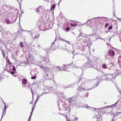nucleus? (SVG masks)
<instances>
[{"label":"nucleus","instance_id":"obj_1","mask_svg":"<svg viewBox=\"0 0 121 121\" xmlns=\"http://www.w3.org/2000/svg\"><path fill=\"white\" fill-rule=\"evenodd\" d=\"M39 66L42 69H44L46 75H44V77L46 79H51L53 77V74L50 71V69L49 68L45 67L42 65H39Z\"/></svg>","mask_w":121,"mask_h":121},{"label":"nucleus","instance_id":"obj_2","mask_svg":"<svg viewBox=\"0 0 121 121\" xmlns=\"http://www.w3.org/2000/svg\"><path fill=\"white\" fill-rule=\"evenodd\" d=\"M27 56L26 57V58L27 59V61L25 63V64L26 65L31 64L33 62L34 60V56L30 54V53H29L27 54Z\"/></svg>","mask_w":121,"mask_h":121},{"label":"nucleus","instance_id":"obj_3","mask_svg":"<svg viewBox=\"0 0 121 121\" xmlns=\"http://www.w3.org/2000/svg\"><path fill=\"white\" fill-rule=\"evenodd\" d=\"M65 104L64 102H61L60 101L58 102V108L59 110H66V109L65 108V107L63 106H65Z\"/></svg>","mask_w":121,"mask_h":121},{"label":"nucleus","instance_id":"obj_4","mask_svg":"<svg viewBox=\"0 0 121 121\" xmlns=\"http://www.w3.org/2000/svg\"><path fill=\"white\" fill-rule=\"evenodd\" d=\"M42 60L43 61L42 62V64H44V65L45 64V63H48L50 62V60L48 58H45L44 57H43L42 58Z\"/></svg>","mask_w":121,"mask_h":121},{"label":"nucleus","instance_id":"obj_5","mask_svg":"<svg viewBox=\"0 0 121 121\" xmlns=\"http://www.w3.org/2000/svg\"><path fill=\"white\" fill-rule=\"evenodd\" d=\"M85 66L86 68H93L94 67L93 65V63L89 62H87L84 65Z\"/></svg>","mask_w":121,"mask_h":121},{"label":"nucleus","instance_id":"obj_6","mask_svg":"<svg viewBox=\"0 0 121 121\" xmlns=\"http://www.w3.org/2000/svg\"><path fill=\"white\" fill-rule=\"evenodd\" d=\"M112 106H108L104 108H106L107 112V113H112V112H111L112 111V108L111 107Z\"/></svg>","mask_w":121,"mask_h":121},{"label":"nucleus","instance_id":"obj_7","mask_svg":"<svg viewBox=\"0 0 121 121\" xmlns=\"http://www.w3.org/2000/svg\"><path fill=\"white\" fill-rule=\"evenodd\" d=\"M108 53L109 56H113L115 55L114 52L112 50H109Z\"/></svg>","mask_w":121,"mask_h":121},{"label":"nucleus","instance_id":"obj_8","mask_svg":"<svg viewBox=\"0 0 121 121\" xmlns=\"http://www.w3.org/2000/svg\"><path fill=\"white\" fill-rule=\"evenodd\" d=\"M38 24H38V26L40 29H42L43 28H44V29H43L44 31H46L47 30V29L46 28H45V27H44L42 25L43 23H42L39 22Z\"/></svg>","mask_w":121,"mask_h":121},{"label":"nucleus","instance_id":"obj_9","mask_svg":"<svg viewBox=\"0 0 121 121\" xmlns=\"http://www.w3.org/2000/svg\"><path fill=\"white\" fill-rule=\"evenodd\" d=\"M60 39V40H61L63 41H65V42H67L69 44H71L70 43V42L69 41H67L65 40H64V39H62V38H61L60 37H58V38H57V35H56L55 40L56 39Z\"/></svg>","mask_w":121,"mask_h":121},{"label":"nucleus","instance_id":"obj_10","mask_svg":"<svg viewBox=\"0 0 121 121\" xmlns=\"http://www.w3.org/2000/svg\"><path fill=\"white\" fill-rule=\"evenodd\" d=\"M94 56H92L90 58H88V62L93 63L94 61Z\"/></svg>","mask_w":121,"mask_h":121},{"label":"nucleus","instance_id":"obj_11","mask_svg":"<svg viewBox=\"0 0 121 121\" xmlns=\"http://www.w3.org/2000/svg\"><path fill=\"white\" fill-rule=\"evenodd\" d=\"M15 22V20H14L13 21H10L8 19H6L5 20V22L7 24H10L11 23V22L12 23L13 22Z\"/></svg>","mask_w":121,"mask_h":121},{"label":"nucleus","instance_id":"obj_12","mask_svg":"<svg viewBox=\"0 0 121 121\" xmlns=\"http://www.w3.org/2000/svg\"><path fill=\"white\" fill-rule=\"evenodd\" d=\"M2 7L4 9H9L10 8V5L5 4L2 6Z\"/></svg>","mask_w":121,"mask_h":121},{"label":"nucleus","instance_id":"obj_13","mask_svg":"<svg viewBox=\"0 0 121 121\" xmlns=\"http://www.w3.org/2000/svg\"><path fill=\"white\" fill-rule=\"evenodd\" d=\"M23 87H24L27 89L29 88H30V84L29 82H27L26 84L23 86Z\"/></svg>","mask_w":121,"mask_h":121},{"label":"nucleus","instance_id":"obj_14","mask_svg":"<svg viewBox=\"0 0 121 121\" xmlns=\"http://www.w3.org/2000/svg\"><path fill=\"white\" fill-rule=\"evenodd\" d=\"M105 107H104L102 108H95V110L98 113L101 112V110L103 109Z\"/></svg>","mask_w":121,"mask_h":121},{"label":"nucleus","instance_id":"obj_15","mask_svg":"<svg viewBox=\"0 0 121 121\" xmlns=\"http://www.w3.org/2000/svg\"><path fill=\"white\" fill-rule=\"evenodd\" d=\"M27 81L26 79L25 78L23 79L22 80V86L26 84L27 83Z\"/></svg>","mask_w":121,"mask_h":121},{"label":"nucleus","instance_id":"obj_16","mask_svg":"<svg viewBox=\"0 0 121 121\" xmlns=\"http://www.w3.org/2000/svg\"><path fill=\"white\" fill-rule=\"evenodd\" d=\"M82 34L80 33L78 37V39H79V40H81L83 39H84L85 38V37L81 35Z\"/></svg>","mask_w":121,"mask_h":121},{"label":"nucleus","instance_id":"obj_17","mask_svg":"<svg viewBox=\"0 0 121 121\" xmlns=\"http://www.w3.org/2000/svg\"><path fill=\"white\" fill-rule=\"evenodd\" d=\"M78 91L80 92L81 91H84V90H86V88H82L81 87H79L78 89Z\"/></svg>","mask_w":121,"mask_h":121},{"label":"nucleus","instance_id":"obj_18","mask_svg":"<svg viewBox=\"0 0 121 121\" xmlns=\"http://www.w3.org/2000/svg\"><path fill=\"white\" fill-rule=\"evenodd\" d=\"M119 114H113V117L112 119V121H114V120L113 121V118L115 117H117L116 118V119H118V116ZM116 120V119H115Z\"/></svg>","mask_w":121,"mask_h":121},{"label":"nucleus","instance_id":"obj_19","mask_svg":"<svg viewBox=\"0 0 121 121\" xmlns=\"http://www.w3.org/2000/svg\"><path fill=\"white\" fill-rule=\"evenodd\" d=\"M76 45L77 47L78 48L80 46H82V45L81 43H79L78 42H77L76 44Z\"/></svg>","mask_w":121,"mask_h":121},{"label":"nucleus","instance_id":"obj_20","mask_svg":"<svg viewBox=\"0 0 121 121\" xmlns=\"http://www.w3.org/2000/svg\"><path fill=\"white\" fill-rule=\"evenodd\" d=\"M100 18L99 17L95 18H94V20L95 22H96V21L99 22V20L100 19Z\"/></svg>","mask_w":121,"mask_h":121},{"label":"nucleus","instance_id":"obj_21","mask_svg":"<svg viewBox=\"0 0 121 121\" xmlns=\"http://www.w3.org/2000/svg\"><path fill=\"white\" fill-rule=\"evenodd\" d=\"M86 79L85 78H81L80 79V80L79 81V82L81 80L83 82H85L86 81Z\"/></svg>","mask_w":121,"mask_h":121},{"label":"nucleus","instance_id":"obj_22","mask_svg":"<svg viewBox=\"0 0 121 121\" xmlns=\"http://www.w3.org/2000/svg\"><path fill=\"white\" fill-rule=\"evenodd\" d=\"M78 48L80 49V50H82V51H84V48L82 47V46L81 47V46H80L79 47H78Z\"/></svg>","mask_w":121,"mask_h":121},{"label":"nucleus","instance_id":"obj_23","mask_svg":"<svg viewBox=\"0 0 121 121\" xmlns=\"http://www.w3.org/2000/svg\"><path fill=\"white\" fill-rule=\"evenodd\" d=\"M7 108V107L6 106H4V109H3V113H5L6 112V109Z\"/></svg>","mask_w":121,"mask_h":121},{"label":"nucleus","instance_id":"obj_24","mask_svg":"<svg viewBox=\"0 0 121 121\" xmlns=\"http://www.w3.org/2000/svg\"><path fill=\"white\" fill-rule=\"evenodd\" d=\"M60 70H65L66 71H67V70H65V69L64 68V66L63 67H61V68L59 69Z\"/></svg>","mask_w":121,"mask_h":121},{"label":"nucleus","instance_id":"obj_25","mask_svg":"<svg viewBox=\"0 0 121 121\" xmlns=\"http://www.w3.org/2000/svg\"><path fill=\"white\" fill-rule=\"evenodd\" d=\"M48 29H49L51 28H52L53 26V25L52 24H49V25H48Z\"/></svg>","mask_w":121,"mask_h":121},{"label":"nucleus","instance_id":"obj_26","mask_svg":"<svg viewBox=\"0 0 121 121\" xmlns=\"http://www.w3.org/2000/svg\"><path fill=\"white\" fill-rule=\"evenodd\" d=\"M88 108L91 110H92V111H95V108H93L90 107H89V108Z\"/></svg>","mask_w":121,"mask_h":121},{"label":"nucleus","instance_id":"obj_27","mask_svg":"<svg viewBox=\"0 0 121 121\" xmlns=\"http://www.w3.org/2000/svg\"><path fill=\"white\" fill-rule=\"evenodd\" d=\"M22 50L24 52L26 53L27 52L28 50L25 48H24L22 49Z\"/></svg>","mask_w":121,"mask_h":121},{"label":"nucleus","instance_id":"obj_28","mask_svg":"<svg viewBox=\"0 0 121 121\" xmlns=\"http://www.w3.org/2000/svg\"><path fill=\"white\" fill-rule=\"evenodd\" d=\"M114 64L112 62V63H110L109 64V65L110 67V68L112 67V66H113L114 65Z\"/></svg>","mask_w":121,"mask_h":121},{"label":"nucleus","instance_id":"obj_29","mask_svg":"<svg viewBox=\"0 0 121 121\" xmlns=\"http://www.w3.org/2000/svg\"><path fill=\"white\" fill-rule=\"evenodd\" d=\"M102 66L103 68L106 69L107 68V65L105 64H103L102 65Z\"/></svg>","mask_w":121,"mask_h":121},{"label":"nucleus","instance_id":"obj_30","mask_svg":"<svg viewBox=\"0 0 121 121\" xmlns=\"http://www.w3.org/2000/svg\"><path fill=\"white\" fill-rule=\"evenodd\" d=\"M20 45L22 47L24 46L23 44V42H21L20 43Z\"/></svg>","mask_w":121,"mask_h":121},{"label":"nucleus","instance_id":"obj_31","mask_svg":"<svg viewBox=\"0 0 121 121\" xmlns=\"http://www.w3.org/2000/svg\"><path fill=\"white\" fill-rule=\"evenodd\" d=\"M73 86L72 85H70L69 86H68L67 87H65V88H72L73 87Z\"/></svg>","mask_w":121,"mask_h":121},{"label":"nucleus","instance_id":"obj_32","mask_svg":"<svg viewBox=\"0 0 121 121\" xmlns=\"http://www.w3.org/2000/svg\"><path fill=\"white\" fill-rule=\"evenodd\" d=\"M56 5L55 4H53L52 6L51 7V9H53L55 7Z\"/></svg>","mask_w":121,"mask_h":121},{"label":"nucleus","instance_id":"obj_33","mask_svg":"<svg viewBox=\"0 0 121 121\" xmlns=\"http://www.w3.org/2000/svg\"><path fill=\"white\" fill-rule=\"evenodd\" d=\"M95 117L96 118H100V115L99 114H98V115H96L95 116Z\"/></svg>","mask_w":121,"mask_h":121},{"label":"nucleus","instance_id":"obj_34","mask_svg":"<svg viewBox=\"0 0 121 121\" xmlns=\"http://www.w3.org/2000/svg\"><path fill=\"white\" fill-rule=\"evenodd\" d=\"M77 24L76 23H75V24H73L72 23H71L70 25L71 26H74L77 25Z\"/></svg>","mask_w":121,"mask_h":121},{"label":"nucleus","instance_id":"obj_35","mask_svg":"<svg viewBox=\"0 0 121 121\" xmlns=\"http://www.w3.org/2000/svg\"><path fill=\"white\" fill-rule=\"evenodd\" d=\"M69 65H66V66H64V68L65 69H66L67 68H69Z\"/></svg>","mask_w":121,"mask_h":121},{"label":"nucleus","instance_id":"obj_36","mask_svg":"<svg viewBox=\"0 0 121 121\" xmlns=\"http://www.w3.org/2000/svg\"><path fill=\"white\" fill-rule=\"evenodd\" d=\"M35 10L37 13L40 12V10L38 8L35 9Z\"/></svg>","mask_w":121,"mask_h":121},{"label":"nucleus","instance_id":"obj_37","mask_svg":"<svg viewBox=\"0 0 121 121\" xmlns=\"http://www.w3.org/2000/svg\"><path fill=\"white\" fill-rule=\"evenodd\" d=\"M32 114H30L29 118L28 121H30L31 118V117Z\"/></svg>","mask_w":121,"mask_h":121},{"label":"nucleus","instance_id":"obj_38","mask_svg":"<svg viewBox=\"0 0 121 121\" xmlns=\"http://www.w3.org/2000/svg\"><path fill=\"white\" fill-rule=\"evenodd\" d=\"M12 70L13 71H15L16 70L15 67L14 66H13L12 67Z\"/></svg>","mask_w":121,"mask_h":121},{"label":"nucleus","instance_id":"obj_39","mask_svg":"<svg viewBox=\"0 0 121 121\" xmlns=\"http://www.w3.org/2000/svg\"><path fill=\"white\" fill-rule=\"evenodd\" d=\"M119 100H118L115 104H114L113 105H112V106L114 105H117L118 104V102H119Z\"/></svg>","mask_w":121,"mask_h":121},{"label":"nucleus","instance_id":"obj_40","mask_svg":"<svg viewBox=\"0 0 121 121\" xmlns=\"http://www.w3.org/2000/svg\"><path fill=\"white\" fill-rule=\"evenodd\" d=\"M40 96V95L39 96L38 95H37V98H36V101H38V99H39Z\"/></svg>","mask_w":121,"mask_h":121},{"label":"nucleus","instance_id":"obj_41","mask_svg":"<svg viewBox=\"0 0 121 121\" xmlns=\"http://www.w3.org/2000/svg\"><path fill=\"white\" fill-rule=\"evenodd\" d=\"M93 68H95V69L98 70H99V68L98 67H97V66H96L95 68L94 67Z\"/></svg>","mask_w":121,"mask_h":121},{"label":"nucleus","instance_id":"obj_42","mask_svg":"<svg viewBox=\"0 0 121 121\" xmlns=\"http://www.w3.org/2000/svg\"><path fill=\"white\" fill-rule=\"evenodd\" d=\"M112 26H111L108 27V29L109 30H111L112 28Z\"/></svg>","mask_w":121,"mask_h":121},{"label":"nucleus","instance_id":"obj_43","mask_svg":"<svg viewBox=\"0 0 121 121\" xmlns=\"http://www.w3.org/2000/svg\"><path fill=\"white\" fill-rule=\"evenodd\" d=\"M83 42L84 43H87V40L85 39L83 40Z\"/></svg>","mask_w":121,"mask_h":121},{"label":"nucleus","instance_id":"obj_44","mask_svg":"<svg viewBox=\"0 0 121 121\" xmlns=\"http://www.w3.org/2000/svg\"><path fill=\"white\" fill-rule=\"evenodd\" d=\"M10 67H9V70H11L12 69L13 65L11 66V65H10Z\"/></svg>","mask_w":121,"mask_h":121},{"label":"nucleus","instance_id":"obj_45","mask_svg":"<svg viewBox=\"0 0 121 121\" xmlns=\"http://www.w3.org/2000/svg\"><path fill=\"white\" fill-rule=\"evenodd\" d=\"M36 77L35 76H32L31 77V78L32 79H35Z\"/></svg>","mask_w":121,"mask_h":121},{"label":"nucleus","instance_id":"obj_46","mask_svg":"<svg viewBox=\"0 0 121 121\" xmlns=\"http://www.w3.org/2000/svg\"><path fill=\"white\" fill-rule=\"evenodd\" d=\"M90 21V22L91 23H92V22L91 21V19H89V20L88 19L87 22H86L85 23H86L88 22V21Z\"/></svg>","mask_w":121,"mask_h":121},{"label":"nucleus","instance_id":"obj_47","mask_svg":"<svg viewBox=\"0 0 121 121\" xmlns=\"http://www.w3.org/2000/svg\"><path fill=\"white\" fill-rule=\"evenodd\" d=\"M65 117L66 118V120L67 121H71L70 120L67 118L66 116H65Z\"/></svg>","mask_w":121,"mask_h":121},{"label":"nucleus","instance_id":"obj_48","mask_svg":"<svg viewBox=\"0 0 121 121\" xmlns=\"http://www.w3.org/2000/svg\"><path fill=\"white\" fill-rule=\"evenodd\" d=\"M34 107H32V111H31V112L30 113H32L33 111L34 110Z\"/></svg>","mask_w":121,"mask_h":121},{"label":"nucleus","instance_id":"obj_49","mask_svg":"<svg viewBox=\"0 0 121 121\" xmlns=\"http://www.w3.org/2000/svg\"><path fill=\"white\" fill-rule=\"evenodd\" d=\"M37 101H36V100L35 101V102L34 103V105L33 106V107H34V108H35V105H36Z\"/></svg>","mask_w":121,"mask_h":121},{"label":"nucleus","instance_id":"obj_50","mask_svg":"<svg viewBox=\"0 0 121 121\" xmlns=\"http://www.w3.org/2000/svg\"><path fill=\"white\" fill-rule=\"evenodd\" d=\"M88 93H86V94H85L84 95V97H87L88 96Z\"/></svg>","mask_w":121,"mask_h":121},{"label":"nucleus","instance_id":"obj_51","mask_svg":"<svg viewBox=\"0 0 121 121\" xmlns=\"http://www.w3.org/2000/svg\"><path fill=\"white\" fill-rule=\"evenodd\" d=\"M108 54H107V55H106V56H105V57L106 58H107V59H109L108 58L109 57H108Z\"/></svg>","mask_w":121,"mask_h":121},{"label":"nucleus","instance_id":"obj_52","mask_svg":"<svg viewBox=\"0 0 121 121\" xmlns=\"http://www.w3.org/2000/svg\"><path fill=\"white\" fill-rule=\"evenodd\" d=\"M9 72H10L11 74H13L15 73V72L14 71H12L11 72L10 71Z\"/></svg>","mask_w":121,"mask_h":121},{"label":"nucleus","instance_id":"obj_53","mask_svg":"<svg viewBox=\"0 0 121 121\" xmlns=\"http://www.w3.org/2000/svg\"><path fill=\"white\" fill-rule=\"evenodd\" d=\"M49 92H47L45 93H43L40 96H41L42 95V94H49Z\"/></svg>","mask_w":121,"mask_h":121},{"label":"nucleus","instance_id":"obj_54","mask_svg":"<svg viewBox=\"0 0 121 121\" xmlns=\"http://www.w3.org/2000/svg\"><path fill=\"white\" fill-rule=\"evenodd\" d=\"M72 99H73V98H71L70 99V100H69V103H71V102H72V101H73V100Z\"/></svg>","mask_w":121,"mask_h":121},{"label":"nucleus","instance_id":"obj_55","mask_svg":"<svg viewBox=\"0 0 121 121\" xmlns=\"http://www.w3.org/2000/svg\"><path fill=\"white\" fill-rule=\"evenodd\" d=\"M2 54H3V56H5V55L4 54V51L3 50L2 51Z\"/></svg>","mask_w":121,"mask_h":121},{"label":"nucleus","instance_id":"obj_56","mask_svg":"<svg viewBox=\"0 0 121 121\" xmlns=\"http://www.w3.org/2000/svg\"><path fill=\"white\" fill-rule=\"evenodd\" d=\"M108 25L109 24L108 23H107L106 24L105 26V28H106L107 27Z\"/></svg>","mask_w":121,"mask_h":121},{"label":"nucleus","instance_id":"obj_57","mask_svg":"<svg viewBox=\"0 0 121 121\" xmlns=\"http://www.w3.org/2000/svg\"><path fill=\"white\" fill-rule=\"evenodd\" d=\"M69 30V28L68 27H67L66 28V31H68Z\"/></svg>","mask_w":121,"mask_h":121},{"label":"nucleus","instance_id":"obj_58","mask_svg":"<svg viewBox=\"0 0 121 121\" xmlns=\"http://www.w3.org/2000/svg\"><path fill=\"white\" fill-rule=\"evenodd\" d=\"M30 90L31 91V93H32V95H33V91H32V90L31 89V88H30Z\"/></svg>","mask_w":121,"mask_h":121},{"label":"nucleus","instance_id":"obj_59","mask_svg":"<svg viewBox=\"0 0 121 121\" xmlns=\"http://www.w3.org/2000/svg\"><path fill=\"white\" fill-rule=\"evenodd\" d=\"M5 114H2V117L1 118V119H2V117H3V115H5Z\"/></svg>","mask_w":121,"mask_h":121},{"label":"nucleus","instance_id":"obj_60","mask_svg":"<svg viewBox=\"0 0 121 121\" xmlns=\"http://www.w3.org/2000/svg\"><path fill=\"white\" fill-rule=\"evenodd\" d=\"M41 7V6H39V7H38V8L39 9Z\"/></svg>","mask_w":121,"mask_h":121},{"label":"nucleus","instance_id":"obj_61","mask_svg":"<svg viewBox=\"0 0 121 121\" xmlns=\"http://www.w3.org/2000/svg\"><path fill=\"white\" fill-rule=\"evenodd\" d=\"M37 47L38 48H40V46L39 45H38Z\"/></svg>","mask_w":121,"mask_h":121},{"label":"nucleus","instance_id":"obj_62","mask_svg":"<svg viewBox=\"0 0 121 121\" xmlns=\"http://www.w3.org/2000/svg\"><path fill=\"white\" fill-rule=\"evenodd\" d=\"M108 80H109V81H111L112 82H113V81L112 80H111V79H108Z\"/></svg>","mask_w":121,"mask_h":121},{"label":"nucleus","instance_id":"obj_63","mask_svg":"<svg viewBox=\"0 0 121 121\" xmlns=\"http://www.w3.org/2000/svg\"><path fill=\"white\" fill-rule=\"evenodd\" d=\"M117 89L118 91H119V92L120 93H121V91H120L117 88Z\"/></svg>","mask_w":121,"mask_h":121},{"label":"nucleus","instance_id":"obj_64","mask_svg":"<svg viewBox=\"0 0 121 121\" xmlns=\"http://www.w3.org/2000/svg\"><path fill=\"white\" fill-rule=\"evenodd\" d=\"M32 101H33V100H32V101H31V102H30L29 103L30 104H31V103H32Z\"/></svg>","mask_w":121,"mask_h":121}]
</instances>
